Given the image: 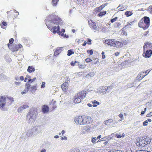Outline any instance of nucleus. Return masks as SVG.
I'll return each instance as SVG.
<instances>
[{"mask_svg":"<svg viewBox=\"0 0 152 152\" xmlns=\"http://www.w3.org/2000/svg\"><path fill=\"white\" fill-rule=\"evenodd\" d=\"M101 139H102V140H102V141H104L105 140H107V139H108V138H107V137H104L103 138H101Z\"/></svg>","mask_w":152,"mask_h":152,"instance_id":"obj_52","label":"nucleus"},{"mask_svg":"<svg viewBox=\"0 0 152 152\" xmlns=\"http://www.w3.org/2000/svg\"><path fill=\"white\" fill-rule=\"evenodd\" d=\"M114 42L113 46V47H118L120 46L121 45V42L117 41H115V40H114Z\"/></svg>","mask_w":152,"mask_h":152,"instance_id":"obj_23","label":"nucleus"},{"mask_svg":"<svg viewBox=\"0 0 152 152\" xmlns=\"http://www.w3.org/2000/svg\"><path fill=\"white\" fill-rule=\"evenodd\" d=\"M35 70V69L34 68L33 66H29L28 67L27 71L31 73L32 72H34Z\"/></svg>","mask_w":152,"mask_h":152,"instance_id":"obj_24","label":"nucleus"},{"mask_svg":"<svg viewBox=\"0 0 152 152\" xmlns=\"http://www.w3.org/2000/svg\"><path fill=\"white\" fill-rule=\"evenodd\" d=\"M67 52V55L68 56H70L71 55L74 53V52L72 51L71 50H68Z\"/></svg>","mask_w":152,"mask_h":152,"instance_id":"obj_35","label":"nucleus"},{"mask_svg":"<svg viewBox=\"0 0 152 152\" xmlns=\"http://www.w3.org/2000/svg\"><path fill=\"white\" fill-rule=\"evenodd\" d=\"M112 88L110 86H108L107 88H104V92H105V94H106L109 92Z\"/></svg>","mask_w":152,"mask_h":152,"instance_id":"obj_26","label":"nucleus"},{"mask_svg":"<svg viewBox=\"0 0 152 152\" xmlns=\"http://www.w3.org/2000/svg\"><path fill=\"white\" fill-rule=\"evenodd\" d=\"M7 104L8 105H11L12 103L14 102V99L12 97H6Z\"/></svg>","mask_w":152,"mask_h":152,"instance_id":"obj_15","label":"nucleus"},{"mask_svg":"<svg viewBox=\"0 0 152 152\" xmlns=\"http://www.w3.org/2000/svg\"><path fill=\"white\" fill-rule=\"evenodd\" d=\"M91 39H88V41H87V43L89 45H91Z\"/></svg>","mask_w":152,"mask_h":152,"instance_id":"obj_55","label":"nucleus"},{"mask_svg":"<svg viewBox=\"0 0 152 152\" xmlns=\"http://www.w3.org/2000/svg\"><path fill=\"white\" fill-rule=\"evenodd\" d=\"M106 13V11H104L103 12H101L98 14V15L99 17H102V16L104 15Z\"/></svg>","mask_w":152,"mask_h":152,"instance_id":"obj_33","label":"nucleus"},{"mask_svg":"<svg viewBox=\"0 0 152 152\" xmlns=\"http://www.w3.org/2000/svg\"><path fill=\"white\" fill-rule=\"evenodd\" d=\"M124 28H123L121 30V33L122 35H126L127 34V33L124 31Z\"/></svg>","mask_w":152,"mask_h":152,"instance_id":"obj_30","label":"nucleus"},{"mask_svg":"<svg viewBox=\"0 0 152 152\" xmlns=\"http://www.w3.org/2000/svg\"><path fill=\"white\" fill-rule=\"evenodd\" d=\"M90 119H91L90 117L83 115L75 118V121L77 124L80 125H84L90 123V122L88 121Z\"/></svg>","mask_w":152,"mask_h":152,"instance_id":"obj_2","label":"nucleus"},{"mask_svg":"<svg viewBox=\"0 0 152 152\" xmlns=\"http://www.w3.org/2000/svg\"><path fill=\"white\" fill-rule=\"evenodd\" d=\"M23 110V108L21 106L18 109V111L19 113H21Z\"/></svg>","mask_w":152,"mask_h":152,"instance_id":"obj_37","label":"nucleus"},{"mask_svg":"<svg viewBox=\"0 0 152 152\" xmlns=\"http://www.w3.org/2000/svg\"><path fill=\"white\" fill-rule=\"evenodd\" d=\"M91 103L93 104H96L97 105H99L100 103L99 102L97 101L96 100H94L91 101Z\"/></svg>","mask_w":152,"mask_h":152,"instance_id":"obj_34","label":"nucleus"},{"mask_svg":"<svg viewBox=\"0 0 152 152\" xmlns=\"http://www.w3.org/2000/svg\"><path fill=\"white\" fill-rule=\"evenodd\" d=\"M61 139L62 140H67V137L66 136H64V137H62L61 138Z\"/></svg>","mask_w":152,"mask_h":152,"instance_id":"obj_58","label":"nucleus"},{"mask_svg":"<svg viewBox=\"0 0 152 152\" xmlns=\"http://www.w3.org/2000/svg\"><path fill=\"white\" fill-rule=\"evenodd\" d=\"M126 9V7H125L121 4H120L117 8V9H118V10L119 11H123L125 10Z\"/></svg>","mask_w":152,"mask_h":152,"instance_id":"obj_25","label":"nucleus"},{"mask_svg":"<svg viewBox=\"0 0 152 152\" xmlns=\"http://www.w3.org/2000/svg\"><path fill=\"white\" fill-rule=\"evenodd\" d=\"M31 130L33 134V136H35L41 132V127L39 126L36 125L34 126Z\"/></svg>","mask_w":152,"mask_h":152,"instance_id":"obj_6","label":"nucleus"},{"mask_svg":"<svg viewBox=\"0 0 152 152\" xmlns=\"http://www.w3.org/2000/svg\"><path fill=\"white\" fill-rule=\"evenodd\" d=\"M55 13H53L52 15L50 16L49 18H47L46 22V24L48 29L53 32V34L56 33L58 34L64 38H67L68 36L66 34H64V33H61L60 31V26L62 24V22L61 19L59 18H55L52 20H50L52 18L54 17ZM46 20V19H45Z\"/></svg>","mask_w":152,"mask_h":152,"instance_id":"obj_1","label":"nucleus"},{"mask_svg":"<svg viewBox=\"0 0 152 152\" xmlns=\"http://www.w3.org/2000/svg\"><path fill=\"white\" fill-rule=\"evenodd\" d=\"M138 26L144 30L148 28L150 26V19L148 17H144L138 23Z\"/></svg>","mask_w":152,"mask_h":152,"instance_id":"obj_4","label":"nucleus"},{"mask_svg":"<svg viewBox=\"0 0 152 152\" xmlns=\"http://www.w3.org/2000/svg\"><path fill=\"white\" fill-rule=\"evenodd\" d=\"M113 120L112 119H110L104 121V124L106 125H107L110 126H114L115 125V123H113Z\"/></svg>","mask_w":152,"mask_h":152,"instance_id":"obj_9","label":"nucleus"},{"mask_svg":"<svg viewBox=\"0 0 152 152\" xmlns=\"http://www.w3.org/2000/svg\"><path fill=\"white\" fill-rule=\"evenodd\" d=\"M99 28L102 30V31L104 32H108L109 31L108 28L105 26H102V24L99 25L98 26Z\"/></svg>","mask_w":152,"mask_h":152,"instance_id":"obj_17","label":"nucleus"},{"mask_svg":"<svg viewBox=\"0 0 152 152\" xmlns=\"http://www.w3.org/2000/svg\"><path fill=\"white\" fill-rule=\"evenodd\" d=\"M88 53H90V55H92L93 54V51L92 50H88L87 51Z\"/></svg>","mask_w":152,"mask_h":152,"instance_id":"obj_47","label":"nucleus"},{"mask_svg":"<svg viewBox=\"0 0 152 152\" xmlns=\"http://www.w3.org/2000/svg\"><path fill=\"white\" fill-rule=\"evenodd\" d=\"M118 19V18L117 17H115V18L112 19L111 20V22L112 23H113L115 21H116L117 19Z\"/></svg>","mask_w":152,"mask_h":152,"instance_id":"obj_40","label":"nucleus"},{"mask_svg":"<svg viewBox=\"0 0 152 152\" xmlns=\"http://www.w3.org/2000/svg\"><path fill=\"white\" fill-rule=\"evenodd\" d=\"M121 25V23H119L116 22L115 23L113 26L115 28H119V26Z\"/></svg>","mask_w":152,"mask_h":152,"instance_id":"obj_29","label":"nucleus"},{"mask_svg":"<svg viewBox=\"0 0 152 152\" xmlns=\"http://www.w3.org/2000/svg\"><path fill=\"white\" fill-rule=\"evenodd\" d=\"M76 151L77 152H79L80 151V150L78 149H77L75 150H71L70 152H76Z\"/></svg>","mask_w":152,"mask_h":152,"instance_id":"obj_44","label":"nucleus"},{"mask_svg":"<svg viewBox=\"0 0 152 152\" xmlns=\"http://www.w3.org/2000/svg\"><path fill=\"white\" fill-rule=\"evenodd\" d=\"M152 116V113H149L147 115V116L148 117H149L150 116Z\"/></svg>","mask_w":152,"mask_h":152,"instance_id":"obj_63","label":"nucleus"},{"mask_svg":"<svg viewBox=\"0 0 152 152\" xmlns=\"http://www.w3.org/2000/svg\"><path fill=\"white\" fill-rule=\"evenodd\" d=\"M74 102L75 103H80L82 99L80 98L77 94L75 95L74 98Z\"/></svg>","mask_w":152,"mask_h":152,"instance_id":"obj_14","label":"nucleus"},{"mask_svg":"<svg viewBox=\"0 0 152 152\" xmlns=\"http://www.w3.org/2000/svg\"><path fill=\"white\" fill-rule=\"evenodd\" d=\"M148 120H146L143 122V126H146L148 125Z\"/></svg>","mask_w":152,"mask_h":152,"instance_id":"obj_42","label":"nucleus"},{"mask_svg":"<svg viewBox=\"0 0 152 152\" xmlns=\"http://www.w3.org/2000/svg\"><path fill=\"white\" fill-rule=\"evenodd\" d=\"M146 43L143 46V50L144 51H145V49L146 48H146Z\"/></svg>","mask_w":152,"mask_h":152,"instance_id":"obj_62","label":"nucleus"},{"mask_svg":"<svg viewBox=\"0 0 152 152\" xmlns=\"http://www.w3.org/2000/svg\"><path fill=\"white\" fill-rule=\"evenodd\" d=\"M45 82H43L42 83V85L41 86V88H44L45 87Z\"/></svg>","mask_w":152,"mask_h":152,"instance_id":"obj_45","label":"nucleus"},{"mask_svg":"<svg viewBox=\"0 0 152 152\" xmlns=\"http://www.w3.org/2000/svg\"><path fill=\"white\" fill-rule=\"evenodd\" d=\"M29 89L31 92L32 93H34L37 89V84L35 85H34L32 86H31L30 85V87Z\"/></svg>","mask_w":152,"mask_h":152,"instance_id":"obj_16","label":"nucleus"},{"mask_svg":"<svg viewBox=\"0 0 152 152\" xmlns=\"http://www.w3.org/2000/svg\"><path fill=\"white\" fill-rule=\"evenodd\" d=\"M115 137L117 138H119L121 137V136L120 135L116 134Z\"/></svg>","mask_w":152,"mask_h":152,"instance_id":"obj_61","label":"nucleus"},{"mask_svg":"<svg viewBox=\"0 0 152 152\" xmlns=\"http://www.w3.org/2000/svg\"><path fill=\"white\" fill-rule=\"evenodd\" d=\"M21 106L23 108V110L26 109L28 107V106L27 105H24Z\"/></svg>","mask_w":152,"mask_h":152,"instance_id":"obj_49","label":"nucleus"},{"mask_svg":"<svg viewBox=\"0 0 152 152\" xmlns=\"http://www.w3.org/2000/svg\"><path fill=\"white\" fill-rule=\"evenodd\" d=\"M85 61L87 62H90L91 61H92L91 59L90 58H88L86 59Z\"/></svg>","mask_w":152,"mask_h":152,"instance_id":"obj_43","label":"nucleus"},{"mask_svg":"<svg viewBox=\"0 0 152 152\" xmlns=\"http://www.w3.org/2000/svg\"><path fill=\"white\" fill-rule=\"evenodd\" d=\"M68 84L67 82L64 83L61 86V88L62 90L64 91H66L67 89Z\"/></svg>","mask_w":152,"mask_h":152,"instance_id":"obj_21","label":"nucleus"},{"mask_svg":"<svg viewBox=\"0 0 152 152\" xmlns=\"http://www.w3.org/2000/svg\"><path fill=\"white\" fill-rule=\"evenodd\" d=\"M146 48H150L152 46L151 44L149 42H147L146 43Z\"/></svg>","mask_w":152,"mask_h":152,"instance_id":"obj_36","label":"nucleus"},{"mask_svg":"<svg viewBox=\"0 0 152 152\" xmlns=\"http://www.w3.org/2000/svg\"><path fill=\"white\" fill-rule=\"evenodd\" d=\"M59 0H53L52 1V5L54 7H56L57 4V2L59 1Z\"/></svg>","mask_w":152,"mask_h":152,"instance_id":"obj_28","label":"nucleus"},{"mask_svg":"<svg viewBox=\"0 0 152 152\" xmlns=\"http://www.w3.org/2000/svg\"><path fill=\"white\" fill-rule=\"evenodd\" d=\"M79 96L82 100L85 97L86 94V92L84 91H83L77 94Z\"/></svg>","mask_w":152,"mask_h":152,"instance_id":"obj_11","label":"nucleus"},{"mask_svg":"<svg viewBox=\"0 0 152 152\" xmlns=\"http://www.w3.org/2000/svg\"><path fill=\"white\" fill-rule=\"evenodd\" d=\"M133 14L131 11H126V12L125 14L126 17H128L132 15Z\"/></svg>","mask_w":152,"mask_h":152,"instance_id":"obj_27","label":"nucleus"},{"mask_svg":"<svg viewBox=\"0 0 152 152\" xmlns=\"http://www.w3.org/2000/svg\"><path fill=\"white\" fill-rule=\"evenodd\" d=\"M7 25V23L6 22L3 21L2 23L1 24V26L2 28H5L4 27V26H6Z\"/></svg>","mask_w":152,"mask_h":152,"instance_id":"obj_31","label":"nucleus"},{"mask_svg":"<svg viewBox=\"0 0 152 152\" xmlns=\"http://www.w3.org/2000/svg\"><path fill=\"white\" fill-rule=\"evenodd\" d=\"M23 138L25 140L28 139L29 137L33 136V134L31 129L28 130L26 132H25L23 134Z\"/></svg>","mask_w":152,"mask_h":152,"instance_id":"obj_7","label":"nucleus"},{"mask_svg":"<svg viewBox=\"0 0 152 152\" xmlns=\"http://www.w3.org/2000/svg\"><path fill=\"white\" fill-rule=\"evenodd\" d=\"M13 41L14 39L13 38H11L9 40V42L10 44H12Z\"/></svg>","mask_w":152,"mask_h":152,"instance_id":"obj_53","label":"nucleus"},{"mask_svg":"<svg viewBox=\"0 0 152 152\" xmlns=\"http://www.w3.org/2000/svg\"><path fill=\"white\" fill-rule=\"evenodd\" d=\"M88 23L89 24V26L91 28H92L94 30L97 31L98 29V28L96 26V23L92 22V21L88 22Z\"/></svg>","mask_w":152,"mask_h":152,"instance_id":"obj_10","label":"nucleus"},{"mask_svg":"<svg viewBox=\"0 0 152 152\" xmlns=\"http://www.w3.org/2000/svg\"><path fill=\"white\" fill-rule=\"evenodd\" d=\"M94 73L93 72H91V73H89L88 75V76H93L94 75Z\"/></svg>","mask_w":152,"mask_h":152,"instance_id":"obj_50","label":"nucleus"},{"mask_svg":"<svg viewBox=\"0 0 152 152\" xmlns=\"http://www.w3.org/2000/svg\"><path fill=\"white\" fill-rule=\"evenodd\" d=\"M46 150L44 148L42 149L40 152H46Z\"/></svg>","mask_w":152,"mask_h":152,"instance_id":"obj_64","label":"nucleus"},{"mask_svg":"<svg viewBox=\"0 0 152 152\" xmlns=\"http://www.w3.org/2000/svg\"><path fill=\"white\" fill-rule=\"evenodd\" d=\"M144 73L145 72H142L141 73L140 77H141L142 78H144L145 76V75H143V74H144Z\"/></svg>","mask_w":152,"mask_h":152,"instance_id":"obj_41","label":"nucleus"},{"mask_svg":"<svg viewBox=\"0 0 152 152\" xmlns=\"http://www.w3.org/2000/svg\"><path fill=\"white\" fill-rule=\"evenodd\" d=\"M129 27V25L128 24H128L127 25L125 26H124L123 28H125V29H126L128 28Z\"/></svg>","mask_w":152,"mask_h":152,"instance_id":"obj_60","label":"nucleus"},{"mask_svg":"<svg viewBox=\"0 0 152 152\" xmlns=\"http://www.w3.org/2000/svg\"><path fill=\"white\" fill-rule=\"evenodd\" d=\"M62 47L57 48L55 50L54 55L55 56L58 55L61 51Z\"/></svg>","mask_w":152,"mask_h":152,"instance_id":"obj_19","label":"nucleus"},{"mask_svg":"<svg viewBox=\"0 0 152 152\" xmlns=\"http://www.w3.org/2000/svg\"><path fill=\"white\" fill-rule=\"evenodd\" d=\"M118 116L120 118H121V119H123L124 118H123V115L122 114H119V115H118Z\"/></svg>","mask_w":152,"mask_h":152,"instance_id":"obj_57","label":"nucleus"},{"mask_svg":"<svg viewBox=\"0 0 152 152\" xmlns=\"http://www.w3.org/2000/svg\"><path fill=\"white\" fill-rule=\"evenodd\" d=\"M26 88L23 90V91H22L21 93L22 94H26L29 90L30 87V84L28 82H27L25 84Z\"/></svg>","mask_w":152,"mask_h":152,"instance_id":"obj_13","label":"nucleus"},{"mask_svg":"<svg viewBox=\"0 0 152 152\" xmlns=\"http://www.w3.org/2000/svg\"><path fill=\"white\" fill-rule=\"evenodd\" d=\"M150 70H146L145 72H144L145 73V75L146 76V75H147L150 72Z\"/></svg>","mask_w":152,"mask_h":152,"instance_id":"obj_48","label":"nucleus"},{"mask_svg":"<svg viewBox=\"0 0 152 152\" xmlns=\"http://www.w3.org/2000/svg\"><path fill=\"white\" fill-rule=\"evenodd\" d=\"M15 84L17 86H18L20 85V82H16L15 83Z\"/></svg>","mask_w":152,"mask_h":152,"instance_id":"obj_54","label":"nucleus"},{"mask_svg":"<svg viewBox=\"0 0 152 152\" xmlns=\"http://www.w3.org/2000/svg\"><path fill=\"white\" fill-rule=\"evenodd\" d=\"M96 140H97V139H96V137H92V139H91V141L92 143H96Z\"/></svg>","mask_w":152,"mask_h":152,"instance_id":"obj_38","label":"nucleus"},{"mask_svg":"<svg viewBox=\"0 0 152 152\" xmlns=\"http://www.w3.org/2000/svg\"><path fill=\"white\" fill-rule=\"evenodd\" d=\"M104 6L103 5H102L99 7L98 8H97V9H99V10H102L103 7H104Z\"/></svg>","mask_w":152,"mask_h":152,"instance_id":"obj_56","label":"nucleus"},{"mask_svg":"<svg viewBox=\"0 0 152 152\" xmlns=\"http://www.w3.org/2000/svg\"><path fill=\"white\" fill-rule=\"evenodd\" d=\"M136 141V145L138 146L143 147L146 145L150 143L151 140L149 138H147L142 139L139 138Z\"/></svg>","mask_w":152,"mask_h":152,"instance_id":"obj_5","label":"nucleus"},{"mask_svg":"<svg viewBox=\"0 0 152 152\" xmlns=\"http://www.w3.org/2000/svg\"><path fill=\"white\" fill-rule=\"evenodd\" d=\"M70 82V79L68 77H66V82H67V83Z\"/></svg>","mask_w":152,"mask_h":152,"instance_id":"obj_51","label":"nucleus"},{"mask_svg":"<svg viewBox=\"0 0 152 152\" xmlns=\"http://www.w3.org/2000/svg\"><path fill=\"white\" fill-rule=\"evenodd\" d=\"M140 123V121H137L134 123V126H136Z\"/></svg>","mask_w":152,"mask_h":152,"instance_id":"obj_46","label":"nucleus"},{"mask_svg":"<svg viewBox=\"0 0 152 152\" xmlns=\"http://www.w3.org/2000/svg\"><path fill=\"white\" fill-rule=\"evenodd\" d=\"M42 110V112L44 113H48L49 111L48 107L47 105H44L43 106Z\"/></svg>","mask_w":152,"mask_h":152,"instance_id":"obj_22","label":"nucleus"},{"mask_svg":"<svg viewBox=\"0 0 152 152\" xmlns=\"http://www.w3.org/2000/svg\"><path fill=\"white\" fill-rule=\"evenodd\" d=\"M104 52L102 51V57L103 59H104L105 58V56L104 55Z\"/></svg>","mask_w":152,"mask_h":152,"instance_id":"obj_59","label":"nucleus"},{"mask_svg":"<svg viewBox=\"0 0 152 152\" xmlns=\"http://www.w3.org/2000/svg\"><path fill=\"white\" fill-rule=\"evenodd\" d=\"M78 65L79 66V67L80 69H84L86 66V65L84 64L82 65L81 64H78Z\"/></svg>","mask_w":152,"mask_h":152,"instance_id":"obj_32","label":"nucleus"},{"mask_svg":"<svg viewBox=\"0 0 152 152\" xmlns=\"http://www.w3.org/2000/svg\"><path fill=\"white\" fill-rule=\"evenodd\" d=\"M105 87H101L99 88L97 90L96 92L97 93H102L103 94H105L104 92Z\"/></svg>","mask_w":152,"mask_h":152,"instance_id":"obj_20","label":"nucleus"},{"mask_svg":"<svg viewBox=\"0 0 152 152\" xmlns=\"http://www.w3.org/2000/svg\"><path fill=\"white\" fill-rule=\"evenodd\" d=\"M36 79V77H34V78H33L32 79H28V81L29 82H31V83H32V82L34 81Z\"/></svg>","mask_w":152,"mask_h":152,"instance_id":"obj_39","label":"nucleus"},{"mask_svg":"<svg viewBox=\"0 0 152 152\" xmlns=\"http://www.w3.org/2000/svg\"><path fill=\"white\" fill-rule=\"evenodd\" d=\"M6 103H7L6 97L1 96L0 98V106L1 108L2 107V108L5 106Z\"/></svg>","mask_w":152,"mask_h":152,"instance_id":"obj_8","label":"nucleus"},{"mask_svg":"<svg viewBox=\"0 0 152 152\" xmlns=\"http://www.w3.org/2000/svg\"><path fill=\"white\" fill-rule=\"evenodd\" d=\"M114 39H107L104 41V42L108 45L113 46L114 42Z\"/></svg>","mask_w":152,"mask_h":152,"instance_id":"obj_18","label":"nucleus"},{"mask_svg":"<svg viewBox=\"0 0 152 152\" xmlns=\"http://www.w3.org/2000/svg\"><path fill=\"white\" fill-rule=\"evenodd\" d=\"M37 113L34 110H31L27 115V120L29 124H31L36 121Z\"/></svg>","mask_w":152,"mask_h":152,"instance_id":"obj_3","label":"nucleus"},{"mask_svg":"<svg viewBox=\"0 0 152 152\" xmlns=\"http://www.w3.org/2000/svg\"><path fill=\"white\" fill-rule=\"evenodd\" d=\"M151 54H152V50H146L145 53L144 51V53L143 54V56L147 58L150 57Z\"/></svg>","mask_w":152,"mask_h":152,"instance_id":"obj_12","label":"nucleus"}]
</instances>
